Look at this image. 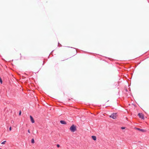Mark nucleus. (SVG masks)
I'll return each mask as SVG.
<instances>
[{
  "instance_id": "nucleus-1",
  "label": "nucleus",
  "mask_w": 149,
  "mask_h": 149,
  "mask_svg": "<svg viewBox=\"0 0 149 149\" xmlns=\"http://www.w3.org/2000/svg\"><path fill=\"white\" fill-rule=\"evenodd\" d=\"M70 129L72 132H74L76 130V126L74 125H73L70 127Z\"/></svg>"
},
{
  "instance_id": "nucleus-2",
  "label": "nucleus",
  "mask_w": 149,
  "mask_h": 149,
  "mask_svg": "<svg viewBox=\"0 0 149 149\" xmlns=\"http://www.w3.org/2000/svg\"><path fill=\"white\" fill-rule=\"evenodd\" d=\"M117 116V114L116 113H113L109 117L113 119H115Z\"/></svg>"
},
{
  "instance_id": "nucleus-3",
  "label": "nucleus",
  "mask_w": 149,
  "mask_h": 149,
  "mask_svg": "<svg viewBox=\"0 0 149 149\" xmlns=\"http://www.w3.org/2000/svg\"><path fill=\"white\" fill-rule=\"evenodd\" d=\"M138 115L139 117L142 119L144 120L145 119L144 116L143 114L141 113H139L138 114Z\"/></svg>"
},
{
  "instance_id": "nucleus-4",
  "label": "nucleus",
  "mask_w": 149,
  "mask_h": 149,
  "mask_svg": "<svg viewBox=\"0 0 149 149\" xmlns=\"http://www.w3.org/2000/svg\"><path fill=\"white\" fill-rule=\"evenodd\" d=\"M30 118L31 121L32 122V123H34L35 122L33 118L31 116H30Z\"/></svg>"
},
{
  "instance_id": "nucleus-5",
  "label": "nucleus",
  "mask_w": 149,
  "mask_h": 149,
  "mask_svg": "<svg viewBox=\"0 0 149 149\" xmlns=\"http://www.w3.org/2000/svg\"><path fill=\"white\" fill-rule=\"evenodd\" d=\"M60 122V123H61L62 124H66V122H65L64 121L61 120Z\"/></svg>"
},
{
  "instance_id": "nucleus-6",
  "label": "nucleus",
  "mask_w": 149,
  "mask_h": 149,
  "mask_svg": "<svg viewBox=\"0 0 149 149\" xmlns=\"http://www.w3.org/2000/svg\"><path fill=\"white\" fill-rule=\"evenodd\" d=\"M92 138L93 140H94L95 141L96 140V137L95 136H92Z\"/></svg>"
},
{
  "instance_id": "nucleus-7",
  "label": "nucleus",
  "mask_w": 149,
  "mask_h": 149,
  "mask_svg": "<svg viewBox=\"0 0 149 149\" xmlns=\"http://www.w3.org/2000/svg\"><path fill=\"white\" fill-rule=\"evenodd\" d=\"M138 130H139L141 131H142L143 132H146V131L144 130H142V129H137Z\"/></svg>"
},
{
  "instance_id": "nucleus-8",
  "label": "nucleus",
  "mask_w": 149,
  "mask_h": 149,
  "mask_svg": "<svg viewBox=\"0 0 149 149\" xmlns=\"http://www.w3.org/2000/svg\"><path fill=\"white\" fill-rule=\"evenodd\" d=\"M31 143H34V141L33 139H32L31 140Z\"/></svg>"
},
{
  "instance_id": "nucleus-9",
  "label": "nucleus",
  "mask_w": 149,
  "mask_h": 149,
  "mask_svg": "<svg viewBox=\"0 0 149 149\" xmlns=\"http://www.w3.org/2000/svg\"><path fill=\"white\" fill-rule=\"evenodd\" d=\"M0 82L1 83V84H2V80L0 77Z\"/></svg>"
},
{
  "instance_id": "nucleus-10",
  "label": "nucleus",
  "mask_w": 149,
  "mask_h": 149,
  "mask_svg": "<svg viewBox=\"0 0 149 149\" xmlns=\"http://www.w3.org/2000/svg\"><path fill=\"white\" fill-rule=\"evenodd\" d=\"M6 142V141H3V142H2L1 143L2 144H5Z\"/></svg>"
},
{
  "instance_id": "nucleus-11",
  "label": "nucleus",
  "mask_w": 149,
  "mask_h": 149,
  "mask_svg": "<svg viewBox=\"0 0 149 149\" xmlns=\"http://www.w3.org/2000/svg\"><path fill=\"white\" fill-rule=\"evenodd\" d=\"M121 129H122V130H123V129H125V127H121Z\"/></svg>"
},
{
  "instance_id": "nucleus-12",
  "label": "nucleus",
  "mask_w": 149,
  "mask_h": 149,
  "mask_svg": "<svg viewBox=\"0 0 149 149\" xmlns=\"http://www.w3.org/2000/svg\"><path fill=\"white\" fill-rule=\"evenodd\" d=\"M11 130H12V128H11V127H10L9 128V130H10V131H11Z\"/></svg>"
},
{
  "instance_id": "nucleus-13",
  "label": "nucleus",
  "mask_w": 149,
  "mask_h": 149,
  "mask_svg": "<svg viewBox=\"0 0 149 149\" xmlns=\"http://www.w3.org/2000/svg\"><path fill=\"white\" fill-rule=\"evenodd\" d=\"M57 147H59V146H59V145L58 144V145H57Z\"/></svg>"
},
{
  "instance_id": "nucleus-14",
  "label": "nucleus",
  "mask_w": 149,
  "mask_h": 149,
  "mask_svg": "<svg viewBox=\"0 0 149 149\" xmlns=\"http://www.w3.org/2000/svg\"><path fill=\"white\" fill-rule=\"evenodd\" d=\"M28 132H29V133H30V130H28Z\"/></svg>"
},
{
  "instance_id": "nucleus-15",
  "label": "nucleus",
  "mask_w": 149,
  "mask_h": 149,
  "mask_svg": "<svg viewBox=\"0 0 149 149\" xmlns=\"http://www.w3.org/2000/svg\"><path fill=\"white\" fill-rule=\"evenodd\" d=\"M21 112H19V115H21Z\"/></svg>"
},
{
  "instance_id": "nucleus-16",
  "label": "nucleus",
  "mask_w": 149,
  "mask_h": 149,
  "mask_svg": "<svg viewBox=\"0 0 149 149\" xmlns=\"http://www.w3.org/2000/svg\"><path fill=\"white\" fill-rule=\"evenodd\" d=\"M0 149H1V148H0Z\"/></svg>"
}]
</instances>
